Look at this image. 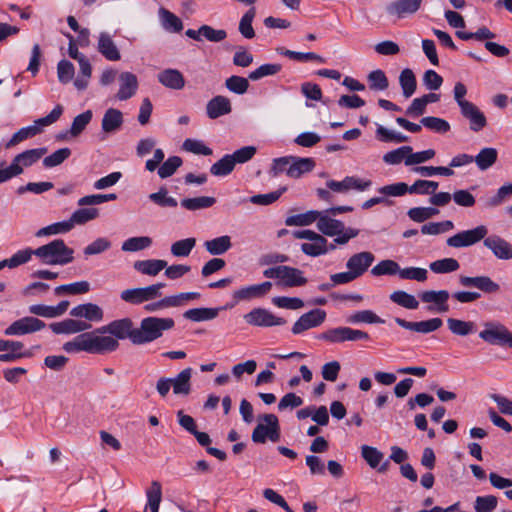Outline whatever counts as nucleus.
I'll return each mask as SVG.
<instances>
[{
    "label": "nucleus",
    "mask_w": 512,
    "mask_h": 512,
    "mask_svg": "<svg viewBox=\"0 0 512 512\" xmlns=\"http://www.w3.org/2000/svg\"><path fill=\"white\" fill-rule=\"evenodd\" d=\"M119 346V341L109 336L100 335L95 329L91 332L81 333L71 341L65 342L62 348L67 353L84 351L102 355L116 351Z\"/></svg>",
    "instance_id": "nucleus-1"
},
{
    "label": "nucleus",
    "mask_w": 512,
    "mask_h": 512,
    "mask_svg": "<svg viewBox=\"0 0 512 512\" xmlns=\"http://www.w3.org/2000/svg\"><path fill=\"white\" fill-rule=\"evenodd\" d=\"M47 153V148H35L23 151L17 154L9 166L5 162H0V184L21 175L24 168H28L38 162Z\"/></svg>",
    "instance_id": "nucleus-2"
},
{
    "label": "nucleus",
    "mask_w": 512,
    "mask_h": 512,
    "mask_svg": "<svg viewBox=\"0 0 512 512\" xmlns=\"http://www.w3.org/2000/svg\"><path fill=\"white\" fill-rule=\"evenodd\" d=\"M35 256L46 265H66L74 260V250L68 247L64 240L54 239L36 248Z\"/></svg>",
    "instance_id": "nucleus-3"
},
{
    "label": "nucleus",
    "mask_w": 512,
    "mask_h": 512,
    "mask_svg": "<svg viewBox=\"0 0 512 512\" xmlns=\"http://www.w3.org/2000/svg\"><path fill=\"white\" fill-rule=\"evenodd\" d=\"M175 322L172 318L149 316L143 318L136 327V345L151 343L162 337L165 331L172 329Z\"/></svg>",
    "instance_id": "nucleus-4"
},
{
    "label": "nucleus",
    "mask_w": 512,
    "mask_h": 512,
    "mask_svg": "<svg viewBox=\"0 0 512 512\" xmlns=\"http://www.w3.org/2000/svg\"><path fill=\"white\" fill-rule=\"evenodd\" d=\"M63 113L62 105H56L53 110L45 117L35 120V125L23 127L12 135L9 141L5 144L6 149L15 147L19 143L34 137L41 132V127L49 126L55 123Z\"/></svg>",
    "instance_id": "nucleus-5"
},
{
    "label": "nucleus",
    "mask_w": 512,
    "mask_h": 512,
    "mask_svg": "<svg viewBox=\"0 0 512 512\" xmlns=\"http://www.w3.org/2000/svg\"><path fill=\"white\" fill-rule=\"evenodd\" d=\"M97 333L118 340L129 339L136 345V327L131 318L125 317L113 320L96 329Z\"/></svg>",
    "instance_id": "nucleus-6"
},
{
    "label": "nucleus",
    "mask_w": 512,
    "mask_h": 512,
    "mask_svg": "<svg viewBox=\"0 0 512 512\" xmlns=\"http://www.w3.org/2000/svg\"><path fill=\"white\" fill-rule=\"evenodd\" d=\"M260 423L254 428L251 439L254 443H265L267 439L277 442L280 438L278 417L274 414H263L259 417Z\"/></svg>",
    "instance_id": "nucleus-7"
},
{
    "label": "nucleus",
    "mask_w": 512,
    "mask_h": 512,
    "mask_svg": "<svg viewBox=\"0 0 512 512\" xmlns=\"http://www.w3.org/2000/svg\"><path fill=\"white\" fill-rule=\"evenodd\" d=\"M266 278L279 279L280 283L285 287H298L307 283V278L303 276V272L291 266H275L263 271Z\"/></svg>",
    "instance_id": "nucleus-8"
},
{
    "label": "nucleus",
    "mask_w": 512,
    "mask_h": 512,
    "mask_svg": "<svg viewBox=\"0 0 512 512\" xmlns=\"http://www.w3.org/2000/svg\"><path fill=\"white\" fill-rule=\"evenodd\" d=\"M164 157L165 154L162 149H155L153 157L145 163L146 170L153 172L158 168V175L162 179L172 176L182 165V159L179 156H171L163 162Z\"/></svg>",
    "instance_id": "nucleus-9"
},
{
    "label": "nucleus",
    "mask_w": 512,
    "mask_h": 512,
    "mask_svg": "<svg viewBox=\"0 0 512 512\" xmlns=\"http://www.w3.org/2000/svg\"><path fill=\"white\" fill-rule=\"evenodd\" d=\"M317 339L326 341L331 344H340L346 341L369 340L370 336L368 333L362 330L341 326L328 329L318 334Z\"/></svg>",
    "instance_id": "nucleus-10"
},
{
    "label": "nucleus",
    "mask_w": 512,
    "mask_h": 512,
    "mask_svg": "<svg viewBox=\"0 0 512 512\" xmlns=\"http://www.w3.org/2000/svg\"><path fill=\"white\" fill-rule=\"evenodd\" d=\"M479 337L490 345L512 348V332L501 323L487 322Z\"/></svg>",
    "instance_id": "nucleus-11"
},
{
    "label": "nucleus",
    "mask_w": 512,
    "mask_h": 512,
    "mask_svg": "<svg viewBox=\"0 0 512 512\" xmlns=\"http://www.w3.org/2000/svg\"><path fill=\"white\" fill-rule=\"evenodd\" d=\"M296 239H306L310 242L301 244V251L310 257L326 254V238L313 230H296L292 232Z\"/></svg>",
    "instance_id": "nucleus-12"
},
{
    "label": "nucleus",
    "mask_w": 512,
    "mask_h": 512,
    "mask_svg": "<svg viewBox=\"0 0 512 512\" xmlns=\"http://www.w3.org/2000/svg\"><path fill=\"white\" fill-rule=\"evenodd\" d=\"M165 286V283L159 282L146 287L126 289L121 292L120 298L127 303L138 305L160 297L161 289Z\"/></svg>",
    "instance_id": "nucleus-13"
},
{
    "label": "nucleus",
    "mask_w": 512,
    "mask_h": 512,
    "mask_svg": "<svg viewBox=\"0 0 512 512\" xmlns=\"http://www.w3.org/2000/svg\"><path fill=\"white\" fill-rule=\"evenodd\" d=\"M488 234V229L484 225H479L470 230H463L447 238L446 244L452 248H464L475 245L481 240L484 241Z\"/></svg>",
    "instance_id": "nucleus-14"
},
{
    "label": "nucleus",
    "mask_w": 512,
    "mask_h": 512,
    "mask_svg": "<svg viewBox=\"0 0 512 512\" xmlns=\"http://www.w3.org/2000/svg\"><path fill=\"white\" fill-rule=\"evenodd\" d=\"M245 322L254 327H274L286 324V320L282 317L274 315L271 311L265 308H253L250 312L243 316Z\"/></svg>",
    "instance_id": "nucleus-15"
},
{
    "label": "nucleus",
    "mask_w": 512,
    "mask_h": 512,
    "mask_svg": "<svg viewBox=\"0 0 512 512\" xmlns=\"http://www.w3.org/2000/svg\"><path fill=\"white\" fill-rule=\"evenodd\" d=\"M45 326L46 324L42 320L35 317L27 316L11 323L4 330V334L6 336H20L39 331L43 329Z\"/></svg>",
    "instance_id": "nucleus-16"
},
{
    "label": "nucleus",
    "mask_w": 512,
    "mask_h": 512,
    "mask_svg": "<svg viewBox=\"0 0 512 512\" xmlns=\"http://www.w3.org/2000/svg\"><path fill=\"white\" fill-rule=\"evenodd\" d=\"M422 3L423 0H394L386 5L385 11L389 16L403 19L415 14Z\"/></svg>",
    "instance_id": "nucleus-17"
},
{
    "label": "nucleus",
    "mask_w": 512,
    "mask_h": 512,
    "mask_svg": "<svg viewBox=\"0 0 512 512\" xmlns=\"http://www.w3.org/2000/svg\"><path fill=\"white\" fill-rule=\"evenodd\" d=\"M456 99L461 108L462 115L470 122V129L474 132L482 130L487 124L485 115L476 105L467 101L465 98Z\"/></svg>",
    "instance_id": "nucleus-18"
},
{
    "label": "nucleus",
    "mask_w": 512,
    "mask_h": 512,
    "mask_svg": "<svg viewBox=\"0 0 512 512\" xmlns=\"http://www.w3.org/2000/svg\"><path fill=\"white\" fill-rule=\"evenodd\" d=\"M326 319V312L322 309H313L304 313L294 323L292 327L293 334H300L308 329L320 326Z\"/></svg>",
    "instance_id": "nucleus-19"
},
{
    "label": "nucleus",
    "mask_w": 512,
    "mask_h": 512,
    "mask_svg": "<svg viewBox=\"0 0 512 512\" xmlns=\"http://www.w3.org/2000/svg\"><path fill=\"white\" fill-rule=\"evenodd\" d=\"M459 283L463 287L477 288L486 294L498 293L500 291V285L486 275L475 277L461 275L459 276Z\"/></svg>",
    "instance_id": "nucleus-20"
},
{
    "label": "nucleus",
    "mask_w": 512,
    "mask_h": 512,
    "mask_svg": "<svg viewBox=\"0 0 512 512\" xmlns=\"http://www.w3.org/2000/svg\"><path fill=\"white\" fill-rule=\"evenodd\" d=\"M483 244L496 258L501 260L512 259V245L504 238L493 234L486 236Z\"/></svg>",
    "instance_id": "nucleus-21"
},
{
    "label": "nucleus",
    "mask_w": 512,
    "mask_h": 512,
    "mask_svg": "<svg viewBox=\"0 0 512 512\" xmlns=\"http://www.w3.org/2000/svg\"><path fill=\"white\" fill-rule=\"evenodd\" d=\"M272 286L270 281H265L260 284L242 287L233 292V299L238 303L240 301L262 298L271 291Z\"/></svg>",
    "instance_id": "nucleus-22"
},
{
    "label": "nucleus",
    "mask_w": 512,
    "mask_h": 512,
    "mask_svg": "<svg viewBox=\"0 0 512 512\" xmlns=\"http://www.w3.org/2000/svg\"><path fill=\"white\" fill-rule=\"evenodd\" d=\"M395 322L404 329L421 334H428L434 332L443 325V321L440 318H431L419 322H410L406 321L405 319L396 317Z\"/></svg>",
    "instance_id": "nucleus-23"
},
{
    "label": "nucleus",
    "mask_w": 512,
    "mask_h": 512,
    "mask_svg": "<svg viewBox=\"0 0 512 512\" xmlns=\"http://www.w3.org/2000/svg\"><path fill=\"white\" fill-rule=\"evenodd\" d=\"M375 257L369 251H363L352 255L347 263V269L351 270L358 278L362 276L374 262Z\"/></svg>",
    "instance_id": "nucleus-24"
},
{
    "label": "nucleus",
    "mask_w": 512,
    "mask_h": 512,
    "mask_svg": "<svg viewBox=\"0 0 512 512\" xmlns=\"http://www.w3.org/2000/svg\"><path fill=\"white\" fill-rule=\"evenodd\" d=\"M98 52L109 61H118L121 59V53L115 44L112 36L107 32H101L98 37Z\"/></svg>",
    "instance_id": "nucleus-25"
},
{
    "label": "nucleus",
    "mask_w": 512,
    "mask_h": 512,
    "mask_svg": "<svg viewBox=\"0 0 512 512\" xmlns=\"http://www.w3.org/2000/svg\"><path fill=\"white\" fill-rule=\"evenodd\" d=\"M70 315L76 318H85L91 322H99L104 317V312L97 304L84 303L73 307Z\"/></svg>",
    "instance_id": "nucleus-26"
},
{
    "label": "nucleus",
    "mask_w": 512,
    "mask_h": 512,
    "mask_svg": "<svg viewBox=\"0 0 512 512\" xmlns=\"http://www.w3.org/2000/svg\"><path fill=\"white\" fill-rule=\"evenodd\" d=\"M91 325L85 321L65 319L61 322L50 324V329L55 334H76L88 330Z\"/></svg>",
    "instance_id": "nucleus-27"
},
{
    "label": "nucleus",
    "mask_w": 512,
    "mask_h": 512,
    "mask_svg": "<svg viewBox=\"0 0 512 512\" xmlns=\"http://www.w3.org/2000/svg\"><path fill=\"white\" fill-rule=\"evenodd\" d=\"M69 301L63 300L58 303L56 306H48L43 304H35L29 306V312L33 315L46 317V318H55L63 315L68 307H69Z\"/></svg>",
    "instance_id": "nucleus-28"
},
{
    "label": "nucleus",
    "mask_w": 512,
    "mask_h": 512,
    "mask_svg": "<svg viewBox=\"0 0 512 512\" xmlns=\"http://www.w3.org/2000/svg\"><path fill=\"white\" fill-rule=\"evenodd\" d=\"M123 122L124 119L122 112L115 108H109L105 111L102 118V131L107 134L116 133L121 129Z\"/></svg>",
    "instance_id": "nucleus-29"
},
{
    "label": "nucleus",
    "mask_w": 512,
    "mask_h": 512,
    "mask_svg": "<svg viewBox=\"0 0 512 512\" xmlns=\"http://www.w3.org/2000/svg\"><path fill=\"white\" fill-rule=\"evenodd\" d=\"M344 223L340 220L334 219L325 211L320 212V217L317 220L318 230L326 236L333 237L343 231Z\"/></svg>",
    "instance_id": "nucleus-30"
},
{
    "label": "nucleus",
    "mask_w": 512,
    "mask_h": 512,
    "mask_svg": "<svg viewBox=\"0 0 512 512\" xmlns=\"http://www.w3.org/2000/svg\"><path fill=\"white\" fill-rule=\"evenodd\" d=\"M449 297L450 294L447 290H429L420 294V299L422 302L436 304L437 311L440 313H445L449 310V306L447 304Z\"/></svg>",
    "instance_id": "nucleus-31"
},
{
    "label": "nucleus",
    "mask_w": 512,
    "mask_h": 512,
    "mask_svg": "<svg viewBox=\"0 0 512 512\" xmlns=\"http://www.w3.org/2000/svg\"><path fill=\"white\" fill-rule=\"evenodd\" d=\"M315 167V161L312 158H300L293 156L291 165L287 169V176L297 179L305 173L312 171Z\"/></svg>",
    "instance_id": "nucleus-32"
},
{
    "label": "nucleus",
    "mask_w": 512,
    "mask_h": 512,
    "mask_svg": "<svg viewBox=\"0 0 512 512\" xmlns=\"http://www.w3.org/2000/svg\"><path fill=\"white\" fill-rule=\"evenodd\" d=\"M192 372V368L188 367L178 373L175 378H171L174 394L188 395L190 393Z\"/></svg>",
    "instance_id": "nucleus-33"
},
{
    "label": "nucleus",
    "mask_w": 512,
    "mask_h": 512,
    "mask_svg": "<svg viewBox=\"0 0 512 512\" xmlns=\"http://www.w3.org/2000/svg\"><path fill=\"white\" fill-rule=\"evenodd\" d=\"M133 267L144 275L156 276L167 267V261L161 259L139 260L134 262Z\"/></svg>",
    "instance_id": "nucleus-34"
},
{
    "label": "nucleus",
    "mask_w": 512,
    "mask_h": 512,
    "mask_svg": "<svg viewBox=\"0 0 512 512\" xmlns=\"http://www.w3.org/2000/svg\"><path fill=\"white\" fill-rule=\"evenodd\" d=\"M207 115L211 119H216L231 111V104L228 98H211L206 106Z\"/></svg>",
    "instance_id": "nucleus-35"
},
{
    "label": "nucleus",
    "mask_w": 512,
    "mask_h": 512,
    "mask_svg": "<svg viewBox=\"0 0 512 512\" xmlns=\"http://www.w3.org/2000/svg\"><path fill=\"white\" fill-rule=\"evenodd\" d=\"M368 87L372 92H384L389 87V80L385 72L381 69H375L367 75Z\"/></svg>",
    "instance_id": "nucleus-36"
},
{
    "label": "nucleus",
    "mask_w": 512,
    "mask_h": 512,
    "mask_svg": "<svg viewBox=\"0 0 512 512\" xmlns=\"http://www.w3.org/2000/svg\"><path fill=\"white\" fill-rule=\"evenodd\" d=\"M219 314V308H193L184 312V318L193 322L209 321Z\"/></svg>",
    "instance_id": "nucleus-37"
},
{
    "label": "nucleus",
    "mask_w": 512,
    "mask_h": 512,
    "mask_svg": "<svg viewBox=\"0 0 512 512\" xmlns=\"http://www.w3.org/2000/svg\"><path fill=\"white\" fill-rule=\"evenodd\" d=\"M158 80L166 87L180 89L184 86L185 81L182 74L175 69H167L158 74Z\"/></svg>",
    "instance_id": "nucleus-38"
},
{
    "label": "nucleus",
    "mask_w": 512,
    "mask_h": 512,
    "mask_svg": "<svg viewBox=\"0 0 512 512\" xmlns=\"http://www.w3.org/2000/svg\"><path fill=\"white\" fill-rule=\"evenodd\" d=\"M204 247L211 255H222L232 247L231 237L224 235L208 240L204 243Z\"/></svg>",
    "instance_id": "nucleus-39"
},
{
    "label": "nucleus",
    "mask_w": 512,
    "mask_h": 512,
    "mask_svg": "<svg viewBox=\"0 0 512 512\" xmlns=\"http://www.w3.org/2000/svg\"><path fill=\"white\" fill-rule=\"evenodd\" d=\"M276 51L278 54L288 57L289 59L298 61V62H307V61H316L318 63H324L325 59L314 53V52H296L289 49H286L284 47H278L276 48Z\"/></svg>",
    "instance_id": "nucleus-40"
},
{
    "label": "nucleus",
    "mask_w": 512,
    "mask_h": 512,
    "mask_svg": "<svg viewBox=\"0 0 512 512\" xmlns=\"http://www.w3.org/2000/svg\"><path fill=\"white\" fill-rule=\"evenodd\" d=\"M447 326L450 332L457 336H467L476 330V325L472 321H464L456 318H448Z\"/></svg>",
    "instance_id": "nucleus-41"
},
{
    "label": "nucleus",
    "mask_w": 512,
    "mask_h": 512,
    "mask_svg": "<svg viewBox=\"0 0 512 512\" xmlns=\"http://www.w3.org/2000/svg\"><path fill=\"white\" fill-rule=\"evenodd\" d=\"M399 85L403 96H412L417 88V80L414 72L410 68L403 69L399 74Z\"/></svg>",
    "instance_id": "nucleus-42"
},
{
    "label": "nucleus",
    "mask_w": 512,
    "mask_h": 512,
    "mask_svg": "<svg viewBox=\"0 0 512 512\" xmlns=\"http://www.w3.org/2000/svg\"><path fill=\"white\" fill-rule=\"evenodd\" d=\"M120 88L117 96H133L137 92L138 81L136 75L130 72L120 74Z\"/></svg>",
    "instance_id": "nucleus-43"
},
{
    "label": "nucleus",
    "mask_w": 512,
    "mask_h": 512,
    "mask_svg": "<svg viewBox=\"0 0 512 512\" xmlns=\"http://www.w3.org/2000/svg\"><path fill=\"white\" fill-rule=\"evenodd\" d=\"M320 217V211L310 210L305 213L292 215L286 218L285 224L287 226H308Z\"/></svg>",
    "instance_id": "nucleus-44"
},
{
    "label": "nucleus",
    "mask_w": 512,
    "mask_h": 512,
    "mask_svg": "<svg viewBox=\"0 0 512 512\" xmlns=\"http://www.w3.org/2000/svg\"><path fill=\"white\" fill-rule=\"evenodd\" d=\"M215 203L216 199L214 197L209 196L185 198L181 200V206L190 211L206 209L213 206Z\"/></svg>",
    "instance_id": "nucleus-45"
},
{
    "label": "nucleus",
    "mask_w": 512,
    "mask_h": 512,
    "mask_svg": "<svg viewBox=\"0 0 512 512\" xmlns=\"http://www.w3.org/2000/svg\"><path fill=\"white\" fill-rule=\"evenodd\" d=\"M93 117V113L91 110H86L83 113L77 115L71 124V127L68 131L71 137H78L87 127V125L91 122Z\"/></svg>",
    "instance_id": "nucleus-46"
},
{
    "label": "nucleus",
    "mask_w": 512,
    "mask_h": 512,
    "mask_svg": "<svg viewBox=\"0 0 512 512\" xmlns=\"http://www.w3.org/2000/svg\"><path fill=\"white\" fill-rule=\"evenodd\" d=\"M148 198L151 202L162 208H175L178 205L177 200L169 196L168 190L165 187H161L157 192L151 193Z\"/></svg>",
    "instance_id": "nucleus-47"
},
{
    "label": "nucleus",
    "mask_w": 512,
    "mask_h": 512,
    "mask_svg": "<svg viewBox=\"0 0 512 512\" xmlns=\"http://www.w3.org/2000/svg\"><path fill=\"white\" fill-rule=\"evenodd\" d=\"M347 323L357 324V323H367V324H382L384 320L381 319L378 315H376L371 310H362L357 311L350 315L347 318Z\"/></svg>",
    "instance_id": "nucleus-48"
},
{
    "label": "nucleus",
    "mask_w": 512,
    "mask_h": 512,
    "mask_svg": "<svg viewBox=\"0 0 512 512\" xmlns=\"http://www.w3.org/2000/svg\"><path fill=\"white\" fill-rule=\"evenodd\" d=\"M497 150L495 148H484L482 149L473 160L476 162L480 170H486L490 168L497 160Z\"/></svg>",
    "instance_id": "nucleus-49"
},
{
    "label": "nucleus",
    "mask_w": 512,
    "mask_h": 512,
    "mask_svg": "<svg viewBox=\"0 0 512 512\" xmlns=\"http://www.w3.org/2000/svg\"><path fill=\"white\" fill-rule=\"evenodd\" d=\"M89 290H90V284L87 281H80V282L57 286L54 289V293L57 296H61L63 294L77 295V294H85Z\"/></svg>",
    "instance_id": "nucleus-50"
},
{
    "label": "nucleus",
    "mask_w": 512,
    "mask_h": 512,
    "mask_svg": "<svg viewBox=\"0 0 512 512\" xmlns=\"http://www.w3.org/2000/svg\"><path fill=\"white\" fill-rule=\"evenodd\" d=\"M162 25L165 30L171 32H180L183 29V23L179 17L165 8L159 10Z\"/></svg>",
    "instance_id": "nucleus-51"
},
{
    "label": "nucleus",
    "mask_w": 512,
    "mask_h": 512,
    "mask_svg": "<svg viewBox=\"0 0 512 512\" xmlns=\"http://www.w3.org/2000/svg\"><path fill=\"white\" fill-rule=\"evenodd\" d=\"M429 267L436 274H445L457 271L460 264L454 258H443L430 263Z\"/></svg>",
    "instance_id": "nucleus-52"
},
{
    "label": "nucleus",
    "mask_w": 512,
    "mask_h": 512,
    "mask_svg": "<svg viewBox=\"0 0 512 512\" xmlns=\"http://www.w3.org/2000/svg\"><path fill=\"white\" fill-rule=\"evenodd\" d=\"M99 212L96 208H80L74 211L69 221L72 223V228L75 225H83L98 217Z\"/></svg>",
    "instance_id": "nucleus-53"
},
{
    "label": "nucleus",
    "mask_w": 512,
    "mask_h": 512,
    "mask_svg": "<svg viewBox=\"0 0 512 512\" xmlns=\"http://www.w3.org/2000/svg\"><path fill=\"white\" fill-rule=\"evenodd\" d=\"M390 300L406 309L414 310L417 309L419 306V302L417 301V299L413 295L403 290L394 291L390 295Z\"/></svg>",
    "instance_id": "nucleus-54"
},
{
    "label": "nucleus",
    "mask_w": 512,
    "mask_h": 512,
    "mask_svg": "<svg viewBox=\"0 0 512 512\" xmlns=\"http://www.w3.org/2000/svg\"><path fill=\"white\" fill-rule=\"evenodd\" d=\"M72 229H73L72 223L68 219L65 221L56 222V223H53L46 227H43V228L39 229L35 235L37 237H43V236H49V235L64 234V233L71 231Z\"/></svg>",
    "instance_id": "nucleus-55"
},
{
    "label": "nucleus",
    "mask_w": 512,
    "mask_h": 512,
    "mask_svg": "<svg viewBox=\"0 0 512 512\" xmlns=\"http://www.w3.org/2000/svg\"><path fill=\"white\" fill-rule=\"evenodd\" d=\"M152 244V239L148 236L131 237L125 240L121 249L125 252H136L149 248Z\"/></svg>",
    "instance_id": "nucleus-56"
},
{
    "label": "nucleus",
    "mask_w": 512,
    "mask_h": 512,
    "mask_svg": "<svg viewBox=\"0 0 512 512\" xmlns=\"http://www.w3.org/2000/svg\"><path fill=\"white\" fill-rule=\"evenodd\" d=\"M35 255V249L26 248L23 250L17 251L10 258L4 259L5 267L10 269L16 268L22 264H25L31 260V257Z\"/></svg>",
    "instance_id": "nucleus-57"
},
{
    "label": "nucleus",
    "mask_w": 512,
    "mask_h": 512,
    "mask_svg": "<svg viewBox=\"0 0 512 512\" xmlns=\"http://www.w3.org/2000/svg\"><path fill=\"white\" fill-rule=\"evenodd\" d=\"M195 245L196 239L193 237L178 240L171 245V254L175 257H188Z\"/></svg>",
    "instance_id": "nucleus-58"
},
{
    "label": "nucleus",
    "mask_w": 512,
    "mask_h": 512,
    "mask_svg": "<svg viewBox=\"0 0 512 512\" xmlns=\"http://www.w3.org/2000/svg\"><path fill=\"white\" fill-rule=\"evenodd\" d=\"M234 167L232 156L227 154L211 166L210 173L214 176H226L233 171Z\"/></svg>",
    "instance_id": "nucleus-59"
},
{
    "label": "nucleus",
    "mask_w": 512,
    "mask_h": 512,
    "mask_svg": "<svg viewBox=\"0 0 512 512\" xmlns=\"http://www.w3.org/2000/svg\"><path fill=\"white\" fill-rule=\"evenodd\" d=\"M256 15L255 7H251L241 18L239 23V32L243 37L252 39L255 36L254 29L252 27L253 19Z\"/></svg>",
    "instance_id": "nucleus-60"
},
{
    "label": "nucleus",
    "mask_w": 512,
    "mask_h": 512,
    "mask_svg": "<svg viewBox=\"0 0 512 512\" xmlns=\"http://www.w3.org/2000/svg\"><path fill=\"white\" fill-rule=\"evenodd\" d=\"M282 69V65L278 63H266L259 66L254 71L250 72L248 79L256 81L266 76H272L279 73Z\"/></svg>",
    "instance_id": "nucleus-61"
},
{
    "label": "nucleus",
    "mask_w": 512,
    "mask_h": 512,
    "mask_svg": "<svg viewBox=\"0 0 512 512\" xmlns=\"http://www.w3.org/2000/svg\"><path fill=\"white\" fill-rule=\"evenodd\" d=\"M412 151L411 146H401L395 150L387 152L383 156V161L389 165H397L402 161H406L409 153Z\"/></svg>",
    "instance_id": "nucleus-62"
},
{
    "label": "nucleus",
    "mask_w": 512,
    "mask_h": 512,
    "mask_svg": "<svg viewBox=\"0 0 512 512\" xmlns=\"http://www.w3.org/2000/svg\"><path fill=\"white\" fill-rule=\"evenodd\" d=\"M361 455L373 469L377 468L384 458V454L381 451L369 445H363L361 447Z\"/></svg>",
    "instance_id": "nucleus-63"
},
{
    "label": "nucleus",
    "mask_w": 512,
    "mask_h": 512,
    "mask_svg": "<svg viewBox=\"0 0 512 512\" xmlns=\"http://www.w3.org/2000/svg\"><path fill=\"white\" fill-rule=\"evenodd\" d=\"M511 195H512V183L505 184L497 190V193L493 197H491L485 201V207L486 208L497 207V206L501 205L503 202L507 201Z\"/></svg>",
    "instance_id": "nucleus-64"
}]
</instances>
